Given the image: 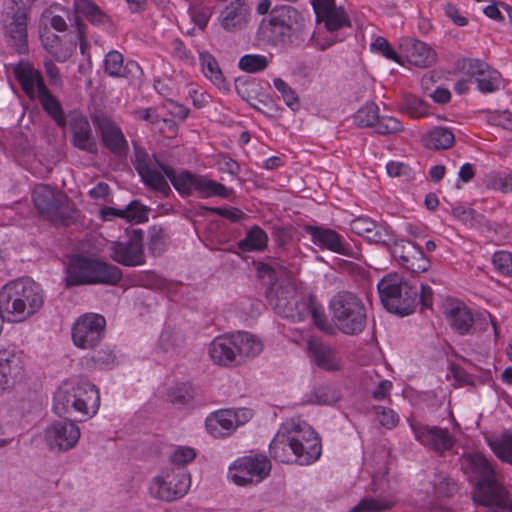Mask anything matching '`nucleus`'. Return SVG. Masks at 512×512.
<instances>
[{
	"label": "nucleus",
	"instance_id": "1",
	"mask_svg": "<svg viewBox=\"0 0 512 512\" xmlns=\"http://www.w3.org/2000/svg\"><path fill=\"white\" fill-rule=\"evenodd\" d=\"M258 276L269 279L265 296L274 311L294 322H301L309 315V301L296 298V288L291 273L278 261L258 263Z\"/></svg>",
	"mask_w": 512,
	"mask_h": 512
},
{
	"label": "nucleus",
	"instance_id": "2",
	"mask_svg": "<svg viewBox=\"0 0 512 512\" xmlns=\"http://www.w3.org/2000/svg\"><path fill=\"white\" fill-rule=\"evenodd\" d=\"M377 288L382 305L391 313L406 316L413 313L418 304L422 310L432 307L431 287L414 278L406 280L390 274L379 281Z\"/></svg>",
	"mask_w": 512,
	"mask_h": 512
},
{
	"label": "nucleus",
	"instance_id": "3",
	"mask_svg": "<svg viewBox=\"0 0 512 512\" xmlns=\"http://www.w3.org/2000/svg\"><path fill=\"white\" fill-rule=\"evenodd\" d=\"M306 26L302 12L290 5H281L275 6L268 19L261 21L259 33L273 45L297 47L305 41Z\"/></svg>",
	"mask_w": 512,
	"mask_h": 512
},
{
	"label": "nucleus",
	"instance_id": "4",
	"mask_svg": "<svg viewBox=\"0 0 512 512\" xmlns=\"http://www.w3.org/2000/svg\"><path fill=\"white\" fill-rule=\"evenodd\" d=\"M65 272L67 286L97 283L116 285L122 279V271L119 267L82 255L71 257Z\"/></svg>",
	"mask_w": 512,
	"mask_h": 512
},
{
	"label": "nucleus",
	"instance_id": "5",
	"mask_svg": "<svg viewBox=\"0 0 512 512\" xmlns=\"http://www.w3.org/2000/svg\"><path fill=\"white\" fill-rule=\"evenodd\" d=\"M336 328L345 335L362 333L367 324V311L363 300L351 291H339L329 302Z\"/></svg>",
	"mask_w": 512,
	"mask_h": 512
},
{
	"label": "nucleus",
	"instance_id": "6",
	"mask_svg": "<svg viewBox=\"0 0 512 512\" xmlns=\"http://www.w3.org/2000/svg\"><path fill=\"white\" fill-rule=\"evenodd\" d=\"M100 396L97 387L82 381L75 385H64L54 395L53 410L60 416L80 413L84 416L95 413L99 407Z\"/></svg>",
	"mask_w": 512,
	"mask_h": 512
},
{
	"label": "nucleus",
	"instance_id": "7",
	"mask_svg": "<svg viewBox=\"0 0 512 512\" xmlns=\"http://www.w3.org/2000/svg\"><path fill=\"white\" fill-rule=\"evenodd\" d=\"M283 433L288 438L289 449L295 457V463L310 465L321 456L320 438L307 422L300 418L288 419L283 423Z\"/></svg>",
	"mask_w": 512,
	"mask_h": 512
},
{
	"label": "nucleus",
	"instance_id": "8",
	"mask_svg": "<svg viewBox=\"0 0 512 512\" xmlns=\"http://www.w3.org/2000/svg\"><path fill=\"white\" fill-rule=\"evenodd\" d=\"M32 200L39 214L51 222L68 225L74 218L73 203L63 192L49 185H36Z\"/></svg>",
	"mask_w": 512,
	"mask_h": 512
},
{
	"label": "nucleus",
	"instance_id": "9",
	"mask_svg": "<svg viewBox=\"0 0 512 512\" xmlns=\"http://www.w3.org/2000/svg\"><path fill=\"white\" fill-rule=\"evenodd\" d=\"M271 468V462L266 455L244 456L230 465L229 478L238 486H254L270 475Z\"/></svg>",
	"mask_w": 512,
	"mask_h": 512
},
{
	"label": "nucleus",
	"instance_id": "10",
	"mask_svg": "<svg viewBox=\"0 0 512 512\" xmlns=\"http://www.w3.org/2000/svg\"><path fill=\"white\" fill-rule=\"evenodd\" d=\"M190 485L191 478L185 469L171 468L153 479L149 491L153 497L169 502L185 496Z\"/></svg>",
	"mask_w": 512,
	"mask_h": 512
},
{
	"label": "nucleus",
	"instance_id": "11",
	"mask_svg": "<svg viewBox=\"0 0 512 512\" xmlns=\"http://www.w3.org/2000/svg\"><path fill=\"white\" fill-rule=\"evenodd\" d=\"M143 236L142 230L135 229L128 233L125 239L112 242L108 248L110 258L123 266L143 265L145 263Z\"/></svg>",
	"mask_w": 512,
	"mask_h": 512
},
{
	"label": "nucleus",
	"instance_id": "12",
	"mask_svg": "<svg viewBox=\"0 0 512 512\" xmlns=\"http://www.w3.org/2000/svg\"><path fill=\"white\" fill-rule=\"evenodd\" d=\"M106 320L103 316L87 313L80 316L72 326L73 343L82 349H93L104 337Z\"/></svg>",
	"mask_w": 512,
	"mask_h": 512
},
{
	"label": "nucleus",
	"instance_id": "13",
	"mask_svg": "<svg viewBox=\"0 0 512 512\" xmlns=\"http://www.w3.org/2000/svg\"><path fill=\"white\" fill-rule=\"evenodd\" d=\"M251 417L252 412L247 408L221 409L206 418L205 426L213 437L223 438L231 435L238 426L248 422Z\"/></svg>",
	"mask_w": 512,
	"mask_h": 512
},
{
	"label": "nucleus",
	"instance_id": "14",
	"mask_svg": "<svg viewBox=\"0 0 512 512\" xmlns=\"http://www.w3.org/2000/svg\"><path fill=\"white\" fill-rule=\"evenodd\" d=\"M133 146L134 159L132 162L145 185L166 195L171 192L163 174L155 169V166L158 167L155 161L156 155L154 154L151 158L143 147L137 143H133Z\"/></svg>",
	"mask_w": 512,
	"mask_h": 512
},
{
	"label": "nucleus",
	"instance_id": "15",
	"mask_svg": "<svg viewBox=\"0 0 512 512\" xmlns=\"http://www.w3.org/2000/svg\"><path fill=\"white\" fill-rule=\"evenodd\" d=\"M410 428L415 439L424 447L433 450L439 455L453 448L454 437L447 429L438 426H429L418 421H410Z\"/></svg>",
	"mask_w": 512,
	"mask_h": 512
},
{
	"label": "nucleus",
	"instance_id": "16",
	"mask_svg": "<svg viewBox=\"0 0 512 512\" xmlns=\"http://www.w3.org/2000/svg\"><path fill=\"white\" fill-rule=\"evenodd\" d=\"M354 122L359 127H375L379 134H395L403 130L402 123L391 116H379V108L374 102H368L357 110Z\"/></svg>",
	"mask_w": 512,
	"mask_h": 512
},
{
	"label": "nucleus",
	"instance_id": "17",
	"mask_svg": "<svg viewBox=\"0 0 512 512\" xmlns=\"http://www.w3.org/2000/svg\"><path fill=\"white\" fill-rule=\"evenodd\" d=\"M473 500L483 506H496L500 509L499 511L508 510L512 505V499L508 497L506 489L496 480L495 474L477 480Z\"/></svg>",
	"mask_w": 512,
	"mask_h": 512
},
{
	"label": "nucleus",
	"instance_id": "18",
	"mask_svg": "<svg viewBox=\"0 0 512 512\" xmlns=\"http://www.w3.org/2000/svg\"><path fill=\"white\" fill-rule=\"evenodd\" d=\"M92 122L100 132L103 145L115 156L126 157L129 146L120 127L103 113H95Z\"/></svg>",
	"mask_w": 512,
	"mask_h": 512
},
{
	"label": "nucleus",
	"instance_id": "19",
	"mask_svg": "<svg viewBox=\"0 0 512 512\" xmlns=\"http://www.w3.org/2000/svg\"><path fill=\"white\" fill-rule=\"evenodd\" d=\"M80 435V429L73 421L58 420L46 428L45 441L51 450L65 452L76 446Z\"/></svg>",
	"mask_w": 512,
	"mask_h": 512
},
{
	"label": "nucleus",
	"instance_id": "20",
	"mask_svg": "<svg viewBox=\"0 0 512 512\" xmlns=\"http://www.w3.org/2000/svg\"><path fill=\"white\" fill-rule=\"evenodd\" d=\"M304 231L310 235L313 244L321 250H329L346 257H355L356 252L342 236L331 228L322 226L305 225Z\"/></svg>",
	"mask_w": 512,
	"mask_h": 512
},
{
	"label": "nucleus",
	"instance_id": "21",
	"mask_svg": "<svg viewBox=\"0 0 512 512\" xmlns=\"http://www.w3.org/2000/svg\"><path fill=\"white\" fill-rule=\"evenodd\" d=\"M66 119L72 134L71 143L73 146L89 154H97V142L93 137L91 125L87 117L74 110L68 114Z\"/></svg>",
	"mask_w": 512,
	"mask_h": 512
},
{
	"label": "nucleus",
	"instance_id": "22",
	"mask_svg": "<svg viewBox=\"0 0 512 512\" xmlns=\"http://www.w3.org/2000/svg\"><path fill=\"white\" fill-rule=\"evenodd\" d=\"M462 69L471 78H475L478 89L482 93H492L499 89L501 74L479 59H466Z\"/></svg>",
	"mask_w": 512,
	"mask_h": 512
},
{
	"label": "nucleus",
	"instance_id": "23",
	"mask_svg": "<svg viewBox=\"0 0 512 512\" xmlns=\"http://www.w3.org/2000/svg\"><path fill=\"white\" fill-rule=\"evenodd\" d=\"M353 233L364 237L370 243L389 246L393 241V230L390 226L377 223L368 217H357L350 222Z\"/></svg>",
	"mask_w": 512,
	"mask_h": 512
},
{
	"label": "nucleus",
	"instance_id": "24",
	"mask_svg": "<svg viewBox=\"0 0 512 512\" xmlns=\"http://www.w3.org/2000/svg\"><path fill=\"white\" fill-rule=\"evenodd\" d=\"M24 363L14 350L0 351V394L11 389L22 378Z\"/></svg>",
	"mask_w": 512,
	"mask_h": 512
},
{
	"label": "nucleus",
	"instance_id": "25",
	"mask_svg": "<svg viewBox=\"0 0 512 512\" xmlns=\"http://www.w3.org/2000/svg\"><path fill=\"white\" fill-rule=\"evenodd\" d=\"M250 18V7L246 0H232L221 11L219 22L227 32H236L244 29Z\"/></svg>",
	"mask_w": 512,
	"mask_h": 512
},
{
	"label": "nucleus",
	"instance_id": "26",
	"mask_svg": "<svg viewBox=\"0 0 512 512\" xmlns=\"http://www.w3.org/2000/svg\"><path fill=\"white\" fill-rule=\"evenodd\" d=\"M0 314L8 322L17 323L27 319L15 280L6 283L0 290Z\"/></svg>",
	"mask_w": 512,
	"mask_h": 512
},
{
	"label": "nucleus",
	"instance_id": "27",
	"mask_svg": "<svg viewBox=\"0 0 512 512\" xmlns=\"http://www.w3.org/2000/svg\"><path fill=\"white\" fill-rule=\"evenodd\" d=\"M450 327L459 335L473 333L474 317L471 309L460 301H450L444 309Z\"/></svg>",
	"mask_w": 512,
	"mask_h": 512
},
{
	"label": "nucleus",
	"instance_id": "28",
	"mask_svg": "<svg viewBox=\"0 0 512 512\" xmlns=\"http://www.w3.org/2000/svg\"><path fill=\"white\" fill-rule=\"evenodd\" d=\"M15 283L20 296L22 309L24 310L26 318H29L43 306V290L38 283L30 278H20L15 280Z\"/></svg>",
	"mask_w": 512,
	"mask_h": 512
},
{
	"label": "nucleus",
	"instance_id": "29",
	"mask_svg": "<svg viewBox=\"0 0 512 512\" xmlns=\"http://www.w3.org/2000/svg\"><path fill=\"white\" fill-rule=\"evenodd\" d=\"M13 73L30 99H34L42 91V87H47L41 72L28 62H19L14 66Z\"/></svg>",
	"mask_w": 512,
	"mask_h": 512
},
{
	"label": "nucleus",
	"instance_id": "30",
	"mask_svg": "<svg viewBox=\"0 0 512 512\" xmlns=\"http://www.w3.org/2000/svg\"><path fill=\"white\" fill-rule=\"evenodd\" d=\"M5 34L8 43L18 54L27 52V13L25 8H17L12 17V21L6 27Z\"/></svg>",
	"mask_w": 512,
	"mask_h": 512
},
{
	"label": "nucleus",
	"instance_id": "31",
	"mask_svg": "<svg viewBox=\"0 0 512 512\" xmlns=\"http://www.w3.org/2000/svg\"><path fill=\"white\" fill-rule=\"evenodd\" d=\"M407 61L420 68H428L436 63V52L426 43L416 39H406L401 44Z\"/></svg>",
	"mask_w": 512,
	"mask_h": 512
},
{
	"label": "nucleus",
	"instance_id": "32",
	"mask_svg": "<svg viewBox=\"0 0 512 512\" xmlns=\"http://www.w3.org/2000/svg\"><path fill=\"white\" fill-rule=\"evenodd\" d=\"M307 349L311 361L319 368L327 371L339 369L336 351L329 344L317 339H311L307 343Z\"/></svg>",
	"mask_w": 512,
	"mask_h": 512
},
{
	"label": "nucleus",
	"instance_id": "33",
	"mask_svg": "<svg viewBox=\"0 0 512 512\" xmlns=\"http://www.w3.org/2000/svg\"><path fill=\"white\" fill-rule=\"evenodd\" d=\"M208 352L212 361L218 365L230 366L240 364L232 336L215 338L210 343Z\"/></svg>",
	"mask_w": 512,
	"mask_h": 512
},
{
	"label": "nucleus",
	"instance_id": "34",
	"mask_svg": "<svg viewBox=\"0 0 512 512\" xmlns=\"http://www.w3.org/2000/svg\"><path fill=\"white\" fill-rule=\"evenodd\" d=\"M155 161L158 168L170 180L174 188L181 196H190L192 194V190L196 189V182L199 175L193 174L186 170L177 174L174 168L165 165L163 162L156 158Z\"/></svg>",
	"mask_w": 512,
	"mask_h": 512
},
{
	"label": "nucleus",
	"instance_id": "35",
	"mask_svg": "<svg viewBox=\"0 0 512 512\" xmlns=\"http://www.w3.org/2000/svg\"><path fill=\"white\" fill-rule=\"evenodd\" d=\"M37 98L46 112L60 128L67 126V119L60 101L50 92L48 87H42V91L37 94Z\"/></svg>",
	"mask_w": 512,
	"mask_h": 512
},
{
	"label": "nucleus",
	"instance_id": "36",
	"mask_svg": "<svg viewBox=\"0 0 512 512\" xmlns=\"http://www.w3.org/2000/svg\"><path fill=\"white\" fill-rule=\"evenodd\" d=\"M231 336L240 364L246 357H255L262 351V343L248 332H238Z\"/></svg>",
	"mask_w": 512,
	"mask_h": 512
},
{
	"label": "nucleus",
	"instance_id": "37",
	"mask_svg": "<svg viewBox=\"0 0 512 512\" xmlns=\"http://www.w3.org/2000/svg\"><path fill=\"white\" fill-rule=\"evenodd\" d=\"M74 7L73 19L82 15L93 25H104L109 20L108 16L90 0H75Z\"/></svg>",
	"mask_w": 512,
	"mask_h": 512
},
{
	"label": "nucleus",
	"instance_id": "38",
	"mask_svg": "<svg viewBox=\"0 0 512 512\" xmlns=\"http://www.w3.org/2000/svg\"><path fill=\"white\" fill-rule=\"evenodd\" d=\"M424 144L429 149L441 150L450 148L455 141L453 132L445 127H435L423 138Z\"/></svg>",
	"mask_w": 512,
	"mask_h": 512
},
{
	"label": "nucleus",
	"instance_id": "39",
	"mask_svg": "<svg viewBox=\"0 0 512 512\" xmlns=\"http://www.w3.org/2000/svg\"><path fill=\"white\" fill-rule=\"evenodd\" d=\"M200 61L204 75L220 90H229L217 60L209 53H200Z\"/></svg>",
	"mask_w": 512,
	"mask_h": 512
},
{
	"label": "nucleus",
	"instance_id": "40",
	"mask_svg": "<svg viewBox=\"0 0 512 512\" xmlns=\"http://www.w3.org/2000/svg\"><path fill=\"white\" fill-rule=\"evenodd\" d=\"M195 190L201 198L219 196L228 199L234 194L233 189L201 175L198 176Z\"/></svg>",
	"mask_w": 512,
	"mask_h": 512
},
{
	"label": "nucleus",
	"instance_id": "41",
	"mask_svg": "<svg viewBox=\"0 0 512 512\" xmlns=\"http://www.w3.org/2000/svg\"><path fill=\"white\" fill-rule=\"evenodd\" d=\"M463 469L475 474L478 479L487 478L495 474V471L489 461L481 454H467L464 456Z\"/></svg>",
	"mask_w": 512,
	"mask_h": 512
},
{
	"label": "nucleus",
	"instance_id": "42",
	"mask_svg": "<svg viewBox=\"0 0 512 512\" xmlns=\"http://www.w3.org/2000/svg\"><path fill=\"white\" fill-rule=\"evenodd\" d=\"M488 444L496 456L503 462L512 464V432L504 431L488 438Z\"/></svg>",
	"mask_w": 512,
	"mask_h": 512
},
{
	"label": "nucleus",
	"instance_id": "43",
	"mask_svg": "<svg viewBox=\"0 0 512 512\" xmlns=\"http://www.w3.org/2000/svg\"><path fill=\"white\" fill-rule=\"evenodd\" d=\"M395 505L391 496L366 497L355 505L349 512H383L390 510Z\"/></svg>",
	"mask_w": 512,
	"mask_h": 512
},
{
	"label": "nucleus",
	"instance_id": "44",
	"mask_svg": "<svg viewBox=\"0 0 512 512\" xmlns=\"http://www.w3.org/2000/svg\"><path fill=\"white\" fill-rule=\"evenodd\" d=\"M268 237L259 226L252 227L244 239L238 242V248L244 252L260 251L267 245Z\"/></svg>",
	"mask_w": 512,
	"mask_h": 512
},
{
	"label": "nucleus",
	"instance_id": "45",
	"mask_svg": "<svg viewBox=\"0 0 512 512\" xmlns=\"http://www.w3.org/2000/svg\"><path fill=\"white\" fill-rule=\"evenodd\" d=\"M318 23L323 22L329 32L337 31L343 27H350L351 22L343 7H335L325 15L316 19Z\"/></svg>",
	"mask_w": 512,
	"mask_h": 512
},
{
	"label": "nucleus",
	"instance_id": "46",
	"mask_svg": "<svg viewBox=\"0 0 512 512\" xmlns=\"http://www.w3.org/2000/svg\"><path fill=\"white\" fill-rule=\"evenodd\" d=\"M286 435L283 433V424L281 425L278 433L273 438L269 445L270 455L278 462L281 463H293L290 454L287 451L289 448Z\"/></svg>",
	"mask_w": 512,
	"mask_h": 512
},
{
	"label": "nucleus",
	"instance_id": "47",
	"mask_svg": "<svg viewBox=\"0 0 512 512\" xmlns=\"http://www.w3.org/2000/svg\"><path fill=\"white\" fill-rule=\"evenodd\" d=\"M434 493L437 497L450 498L458 491V484L442 471L436 472L432 480Z\"/></svg>",
	"mask_w": 512,
	"mask_h": 512
},
{
	"label": "nucleus",
	"instance_id": "48",
	"mask_svg": "<svg viewBox=\"0 0 512 512\" xmlns=\"http://www.w3.org/2000/svg\"><path fill=\"white\" fill-rule=\"evenodd\" d=\"M408 248L411 253H408L409 257L403 262L402 266L413 273L427 271L430 266V261L425 256L422 249L419 246H416V248Z\"/></svg>",
	"mask_w": 512,
	"mask_h": 512
},
{
	"label": "nucleus",
	"instance_id": "49",
	"mask_svg": "<svg viewBox=\"0 0 512 512\" xmlns=\"http://www.w3.org/2000/svg\"><path fill=\"white\" fill-rule=\"evenodd\" d=\"M60 13H54L52 9H48L43 13L42 18L46 20L53 29H55L58 32H64L67 30L68 25L66 20L68 19L71 24L74 23L73 16H70V13L68 10L64 8L59 9Z\"/></svg>",
	"mask_w": 512,
	"mask_h": 512
},
{
	"label": "nucleus",
	"instance_id": "50",
	"mask_svg": "<svg viewBox=\"0 0 512 512\" xmlns=\"http://www.w3.org/2000/svg\"><path fill=\"white\" fill-rule=\"evenodd\" d=\"M268 59L266 56L258 54L244 55L239 60V67L241 70L248 73H257L263 71L268 66Z\"/></svg>",
	"mask_w": 512,
	"mask_h": 512
},
{
	"label": "nucleus",
	"instance_id": "51",
	"mask_svg": "<svg viewBox=\"0 0 512 512\" xmlns=\"http://www.w3.org/2000/svg\"><path fill=\"white\" fill-rule=\"evenodd\" d=\"M393 241L389 246H384L387 248L392 255L401 265L403 262L409 257L408 253H411L409 248H416L417 245L410 241H404L403 239H397L395 233L393 232Z\"/></svg>",
	"mask_w": 512,
	"mask_h": 512
},
{
	"label": "nucleus",
	"instance_id": "52",
	"mask_svg": "<svg viewBox=\"0 0 512 512\" xmlns=\"http://www.w3.org/2000/svg\"><path fill=\"white\" fill-rule=\"evenodd\" d=\"M194 395V388L189 383L175 385L168 394L171 402L182 405L189 403L194 398Z\"/></svg>",
	"mask_w": 512,
	"mask_h": 512
},
{
	"label": "nucleus",
	"instance_id": "53",
	"mask_svg": "<svg viewBox=\"0 0 512 512\" xmlns=\"http://www.w3.org/2000/svg\"><path fill=\"white\" fill-rule=\"evenodd\" d=\"M402 110L411 117L419 118L428 114V105L416 96L408 95L404 98Z\"/></svg>",
	"mask_w": 512,
	"mask_h": 512
},
{
	"label": "nucleus",
	"instance_id": "54",
	"mask_svg": "<svg viewBox=\"0 0 512 512\" xmlns=\"http://www.w3.org/2000/svg\"><path fill=\"white\" fill-rule=\"evenodd\" d=\"M123 55L116 51H109L104 59V69L107 74L112 77H120L124 66Z\"/></svg>",
	"mask_w": 512,
	"mask_h": 512
},
{
	"label": "nucleus",
	"instance_id": "55",
	"mask_svg": "<svg viewBox=\"0 0 512 512\" xmlns=\"http://www.w3.org/2000/svg\"><path fill=\"white\" fill-rule=\"evenodd\" d=\"M492 264L494 268L504 276L512 277V253L497 251L493 254Z\"/></svg>",
	"mask_w": 512,
	"mask_h": 512
},
{
	"label": "nucleus",
	"instance_id": "56",
	"mask_svg": "<svg viewBox=\"0 0 512 512\" xmlns=\"http://www.w3.org/2000/svg\"><path fill=\"white\" fill-rule=\"evenodd\" d=\"M489 189L500 190L503 193L512 192V171L508 174H492L486 178Z\"/></svg>",
	"mask_w": 512,
	"mask_h": 512
},
{
	"label": "nucleus",
	"instance_id": "57",
	"mask_svg": "<svg viewBox=\"0 0 512 512\" xmlns=\"http://www.w3.org/2000/svg\"><path fill=\"white\" fill-rule=\"evenodd\" d=\"M274 86L277 91L281 94L284 102L292 109H295V106H298V97L295 91L281 78L274 79Z\"/></svg>",
	"mask_w": 512,
	"mask_h": 512
},
{
	"label": "nucleus",
	"instance_id": "58",
	"mask_svg": "<svg viewBox=\"0 0 512 512\" xmlns=\"http://www.w3.org/2000/svg\"><path fill=\"white\" fill-rule=\"evenodd\" d=\"M196 457V452L190 447H178L170 455V461L172 464L180 466L179 468L184 469V466L193 461Z\"/></svg>",
	"mask_w": 512,
	"mask_h": 512
},
{
	"label": "nucleus",
	"instance_id": "59",
	"mask_svg": "<svg viewBox=\"0 0 512 512\" xmlns=\"http://www.w3.org/2000/svg\"><path fill=\"white\" fill-rule=\"evenodd\" d=\"M192 21L200 28L204 29L211 17V10L201 5H193L189 9Z\"/></svg>",
	"mask_w": 512,
	"mask_h": 512
},
{
	"label": "nucleus",
	"instance_id": "60",
	"mask_svg": "<svg viewBox=\"0 0 512 512\" xmlns=\"http://www.w3.org/2000/svg\"><path fill=\"white\" fill-rule=\"evenodd\" d=\"M371 48L375 51L381 52L383 56L389 60H393L398 63L401 62L398 54L392 49L388 41L383 37H377L372 43Z\"/></svg>",
	"mask_w": 512,
	"mask_h": 512
},
{
	"label": "nucleus",
	"instance_id": "61",
	"mask_svg": "<svg viewBox=\"0 0 512 512\" xmlns=\"http://www.w3.org/2000/svg\"><path fill=\"white\" fill-rule=\"evenodd\" d=\"M378 409L381 410L377 411V415L382 426L388 429H392L397 426L399 422V416L394 410L384 407H379Z\"/></svg>",
	"mask_w": 512,
	"mask_h": 512
},
{
	"label": "nucleus",
	"instance_id": "62",
	"mask_svg": "<svg viewBox=\"0 0 512 512\" xmlns=\"http://www.w3.org/2000/svg\"><path fill=\"white\" fill-rule=\"evenodd\" d=\"M148 249L154 256H159L164 251V242L160 229L154 227L150 231Z\"/></svg>",
	"mask_w": 512,
	"mask_h": 512
},
{
	"label": "nucleus",
	"instance_id": "63",
	"mask_svg": "<svg viewBox=\"0 0 512 512\" xmlns=\"http://www.w3.org/2000/svg\"><path fill=\"white\" fill-rule=\"evenodd\" d=\"M137 205L126 213V220L129 222L142 223L148 220V209L135 200Z\"/></svg>",
	"mask_w": 512,
	"mask_h": 512
},
{
	"label": "nucleus",
	"instance_id": "64",
	"mask_svg": "<svg viewBox=\"0 0 512 512\" xmlns=\"http://www.w3.org/2000/svg\"><path fill=\"white\" fill-rule=\"evenodd\" d=\"M331 392L332 388L330 387H320L314 392L308 402L320 405L330 404L336 400L334 394H331Z\"/></svg>",
	"mask_w": 512,
	"mask_h": 512
}]
</instances>
